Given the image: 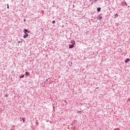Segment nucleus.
<instances>
[{"instance_id": "obj_1", "label": "nucleus", "mask_w": 130, "mask_h": 130, "mask_svg": "<svg viewBox=\"0 0 130 130\" xmlns=\"http://www.w3.org/2000/svg\"><path fill=\"white\" fill-rule=\"evenodd\" d=\"M23 32L25 34H27V33H29L30 31L29 30H28L27 29H24L23 30Z\"/></svg>"}, {"instance_id": "obj_2", "label": "nucleus", "mask_w": 130, "mask_h": 130, "mask_svg": "<svg viewBox=\"0 0 130 130\" xmlns=\"http://www.w3.org/2000/svg\"><path fill=\"white\" fill-rule=\"evenodd\" d=\"M96 18L98 19V20H102V16H100V15H98L96 17Z\"/></svg>"}, {"instance_id": "obj_3", "label": "nucleus", "mask_w": 130, "mask_h": 130, "mask_svg": "<svg viewBox=\"0 0 130 130\" xmlns=\"http://www.w3.org/2000/svg\"><path fill=\"white\" fill-rule=\"evenodd\" d=\"M71 44H72V45L74 46V45H75L76 44V42L75 41H72L71 42Z\"/></svg>"}, {"instance_id": "obj_4", "label": "nucleus", "mask_w": 130, "mask_h": 130, "mask_svg": "<svg viewBox=\"0 0 130 130\" xmlns=\"http://www.w3.org/2000/svg\"><path fill=\"white\" fill-rule=\"evenodd\" d=\"M28 36H29V35H28V34H25V35L23 36V38H27Z\"/></svg>"}, {"instance_id": "obj_5", "label": "nucleus", "mask_w": 130, "mask_h": 130, "mask_svg": "<svg viewBox=\"0 0 130 130\" xmlns=\"http://www.w3.org/2000/svg\"><path fill=\"white\" fill-rule=\"evenodd\" d=\"M97 11H98V12H101V8H100V7L98 8H97Z\"/></svg>"}, {"instance_id": "obj_6", "label": "nucleus", "mask_w": 130, "mask_h": 130, "mask_svg": "<svg viewBox=\"0 0 130 130\" xmlns=\"http://www.w3.org/2000/svg\"><path fill=\"white\" fill-rule=\"evenodd\" d=\"M24 77H25V75H22L21 76H20V79H23V78H24Z\"/></svg>"}, {"instance_id": "obj_7", "label": "nucleus", "mask_w": 130, "mask_h": 130, "mask_svg": "<svg viewBox=\"0 0 130 130\" xmlns=\"http://www.w3.org/2000/svg\"><path fill=\"white\" fill-rule=\"evenodd\" d=\"M74 46L73 45H69V48H73Z\"/></svg>"}, {"instance_id": "obj_8", "label": "nucleus", "mask_w": 130, "mask_h": 130, "mask_svg": "<svg viewBox=\"0 0 130 130\" xmlns=\"http://www.w3.org/2000/svg\"><path fill=\"white\" fill-rule=\"evenodd\" d=\"M128 61H130L129 58H127L125 60V62H128Z\"/></svg>"}, {"instance_id": "obj_9", "label": "nucleus", "mask_w": 130, "mask_h": 130, "mask_svg": "<svg viewBox=\"0 0 130 130\" xmlns=\"http://www.w3.org/2000/svg\"><path fill=\"white\" fill-rule=\"evenodd\" d=\"M30 75V73L28 72H25V76H28Z\"/></svg>"}, {"instance_id": "obj_10", "label": "nucleus", "mask_w": 130, "mask_h": 130, "mask_svg": "<svg viewBox=\"0 0 130 130\" xmlns=\"http://www.w3.org/2000/svg\"><path fill=\"white\" fill-rule=\"evenodd\" d=\"M4 96H5V97H9V94H4Z\"/></svg>"}, {"instance_id": "obj_11", "label": "nucleus", "mask_w": 130, "mask_h": 130, "mask_svg": "<svg viewBox=\"0 0 130 130\" xmlns=\"http://www.w3.org/2000/svg\"><path fill=\"white\" fill-rule=\"evenodd\" d=\"M124 5L125 6H127V3H126V2H125V3H124Z\"/></svg>"}, {"instance_id": "obj_12", "label": "nucleus", "mask_w": 130, "mask_h": 130, "mask_svg": "<svg viewBox=\"0 0 130 130\" xmlns=\"http://www.w3.org/2000/svg\"><path fill=\"white\" fill-rule=\"evenodd\" d=\"M22 120L23 122H25V118H22Z\"/></svg>"}, {"instance_id": "obj_13", "label": "nucleus", "mask_w": 130, "mask_h": 130, "mask_svg": "<svg viewBox=\"0 0 130 130\" xmlns=\"http://www.w3.org/2000/svg\"><path fill=\"white\" fill-rule=\"evenodd\" d=\"M117 16H118V15L117 14V13H116V14L115 15V18H116V17H117Z\"/></svg>"}, {"instance_id": "obj_14", "label": "nucleus", "mask_w": 130, "mask_h": 130, "mask_svg": "<svg viewBox=\"0 0 130 130\" xmlns=\"http://www.w3.org/2000/svg\"><path fill=\"white\" fill-rule=\"evenodd\" d=\"M52 24H55V20H53L52 22Z\"/></svg>"}, {"instance_id": "obj_15", "label": "nucleus", "mask_w": 130, "mask_h": 130, "mask_svg": "<svg viewBox=\"0 0 130 130\" xmlns=\"http://www.w3.org/2000/svg\"><path fill=\"white\" fill-rule=\"evenodd\" d=\"M15 125H12V128H14V127H15Z\"/></svg>"}, {"instance_id": "obj_16", "label": "nucleus", "mask_w": 130, "mask_h": 130, "mask_svg": "<svg viewBox=\"0 0 130 130\" xmlns=\"http://www.w3.org/2000/svg\"><path fill=\"white\" fill-rule=\"evenodd\" d=\"M93 2V3H95V2H97V0H94Z\"/></svg>"}, {"instance_id": "obj_17", "label": "nucleus", "mask_w": 130, "mask_h": 130, "mask_svg": "<svg viewBox=\"0 0 130 130\" xmlns=\"http://www.w3.org/2000/svg\"><path fill=\"white\" fill-rule=\"evenodd\" d=\"M7 9H9V4H7Z\"/></svg>"}, {"instance_id": "obj_18", "label": "nucleus", "mask_w": 130, "mask_h": 130, "mask_svg": "<svg viewBox=\"0 0 130 130\" xmlns=\"http://www.w3.org/2000/svg\"><path fill=\"white\" fill-rule=\"evenodd\" d=\"M18 44L21 43V41H19L18 42Z\"/></svg>"}, {"instance_id": "obj_19", "label": "nucleus", "mask_w": 130, "mask_h": 130, "mask_svg": "<svg viewBox=\"0 0 130 130\" xmlns=\"http://www.w3.org/2000/svg\"><path fill=\"white\" fill-rule=\"evenodd\" d=\"M24 22H26V19H24Z\"/></svg>"}, {"instance_id": "obj_20", "label": "nucleus", "mask_w": 130, "mask_h": 130, "mask_svg": "<svg viewBox=\"0 0 130 130\" xmlns=\"http://www.w3.org/2000/svg\"><path fill=\"white\" fill-rule=\"evenodd\" d=\"M93 2H92V3H91V5H93Z\"/></svg>"}, {"instance_id": "obj_21", "label": "nucleus", "mask_w": 130, "mask_h": 130, "mask_svg": "<svg viewBox=\"0 0 130 130\" xmlns=\"http://www.w3.org/2000/svg\"><path fill=\"white\" fill-rule=\"evenodd\" d=\"M79 113H81V111H79Z\"/></svg>"}, {"instance_id": "obj_22", "label": "nucleus", "mask_w": 130, "mask_h": 130, "mask_svg": "<svg viewBox=\"0 0 130 130\" xmlns=\"http://www.w3.org/2000/svg\"><path fill=\"white\" fill-rule=\"evenodd\" d=\"M75 121H76V122H77V120H75Z\"/></svg>"}, {"instance_id": "obj_23", "label": "nucleus", "mask_w": 130, "mask_h": 130, "mask_svg": "<svg viewBox=\"0 0 130 130\" xmlns=\"http://www.w3.org/2000/svg\"><path fill=\"white\" fill-rule=\"evenodd\" d=\"M75 7V6H73V8Z\"/></svg>"}, {"instance_id": "obj_24", "label": "nucleus", "mask_w": 130, "mask_h": 130, "mask_svg": "<svg viewBox=\"0 0 130 130\" xmlns=\"http://www.w3.org/2000/svg\"><path fill=\"white\" fill-rule=\"evenodd\" d=\"M13 130H15V129H13Z\"/></svg>"}, {"instance_id": "obj_25", "label": "nucleus", "mask_w": 130, "mask_h": 130, "mask_svg": "<svg viewBox=\"0 0 130 130\" xmlns=\"http://www.w3.org/2000/svg\"><path fill=\"white\" fill-rule=\"evenodd\" d=\"M11 130H13V129H11Z\"/></svg>"}]
</instances>
